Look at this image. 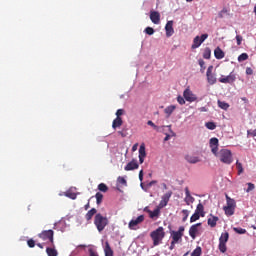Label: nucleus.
<instances>
[{
    "label": "nucleus",
    "mask_w": 256,
    "mask_h": 256,
    "mask_svg": "<svg viewBox=\"0 0 256 256\" xmlns=\"http://www.w3.org/2000/svg\"><path fill=\"white\" fill-rule=\"evenodd\" d=\"M214 155L218 157L221 163H225V165H231L233 163V154L230 150L222 149Z\"/></svg>",
    "instance_id": "obj_1"
},
{
    "label": "nucleus",
    "mask_w": 256,
    "mask_h": 256,
    "mask_svg": "<svg viewBox=\"0 0 256 256\" xmlns=\"http://www.w3.org/2000/svg\"><path fill=\"white\" fill-rule=\"evenodd\" d=\"M150 237L153 241V246L157 247L165 239V229L162 226L158 227L156 230L150 233Z\"/></svg>",
    "instance_id": "obj_2"
},
{
    "label": "nucleus",
    "mask_w": 256,
    "mask_h": 256,
    "mask_svg": "<svg viewBox=\"0 0 256 256\" xmlns=\"http://www.w3.org/2000/svg\"><path fill=\"white\" fill-rule=\"evenodd\" d=\"M38 237L45 243H51V246L55 247V232L53 230H43L38 234Z\"/></svg>",
    "instance_id": "obj_3"
},
{
    "label": "nucleus",
    "mask_w": 256,
    "mask_h": 256,
    "mask_svg": "<svg viewBox=\"0 0 256 256\" xmlns=\"http://www.w3.org/2000/svg\"><path fill=\"white\" fill-rule=\"evenodd\" d=\"M94 225H96V228L98 229L99 233H101V231H103L105 227L109 225V219L101 215V213H98L95 215Z\"/></svg>",
    "instance_id": "obj_4"
},
{
    "label": "nucleus",
    "mask_w": 256,
    "mask_h": 256,
    "mask_svg": "<svg viewBox=\"0 0 256 256\" xmlns=\"http://www.w3.org/2000/svg\"><path fill=\"white\" fill-rule=\"evenodd\" d=\"M183 233H185V227L184 226H180L178 231L172 230L170 232L172 241L179 243V241H182L183 239Z\"/></svg>",
    "instance_id": "obj_5"
},
{
    "label": "nucleus",
    "mask_w": 256,
    "mask_h": 256,
    "mask_svg": "<svg viewBox=\"0 0 256 256\" xmlns=\"http://www.w3.org/2000/svg\"><path fill=\"white\" fill-rule=\"evenodd\" d=\"M143 221H145V216L140 215L137 218L132 219L129 222L128 227L131 231H137V225H141V223H143Z\"/></svg>",
    "instance_id": "obj_6"
},
{
    "label": "nucleus",
    "mask_w": 256,
    "mask_h": 256,
    "mask_svg": "<svg viewBox=\"0 0 256 256\" xmlns=\"http://www.w3.org/2000/svg\"><path fill=\"white\" fill-rule=\"evenodd\" d=\"M209 37V34H202L201 37L196 36L193 40V44L191 46L192 49H198L201 47V44Z\"/></svg>",
    "instance_id": "obj_7"
},
{
    "label": "nucleus",
    "mask_w": 256,
    "mask_h": 256,
    "mask_svg": "<svg viewBox=\"0 0 256 256\" xmlns=\"http://www.w3.org/2000/svg\"><path fill=\"white\" fill-rule=\"evenodd\" d=\"M206 77L209 85H215V83H217V77H215V74H213V66L208 67Z\"/></svg>",
    "instance_id": "obj_8"
},
{
    "label": "nucleus",
    "mask_w": 256,
    "mask_h": 256,
    "mask_svg": "<svg viewBox=\"0 0 256 256\" xmlns=\"http://www.w3.org/2000/svg\"><path fill=\"white\" fill-rule=\"evenodd\" d=\"M235 74H233V72H231L228 76H222L219 78V83H229L231 85V83H235Z\"/></svg>",
    "instance_id": "obj_9"
},
{
    "label": "nucleus",
    "mask_w": 256,
    "mask_h": 256,
    "mask_svg": "<svg viewBox=\"0 0 256 256\" xmlns=\"http://www.w3.org/2000/svg\"><path fill=\"white\" fill-rule=\"evenodd\" d=\"M199 227H201V223L194 224L189 229V235L191 239H197V235H199Z\"/></svg>",
    "instance_id": "obj_10"
},
{
    "label": "nucleus",
    "mask_w": 256,
    "mask_h": 256,
    "mask_svg": "<svg viewBox=\"0 0 256 256\" xmlns=\"http://www.w3.org/2000/svg\"><path fill=\"white\" fill-rule=\"evenodd\" d=\"M150 21L154 23V25H159L161 23V14L157 11H150Z\"/></svg>",
    "instance_id": "obj_11"
},
{
    "label": "nucleus",
    "mask_w": 256,
    "mask_h": 256,
    "mask_svg": "<svg viewBox=\"0 0 256 256\" xmlns=\"http://www.w3.org/2000/svg\"><path fill=\"white\" fill-rule=\"evenodd\" d=\"M210 147H211V152L213 153V155H217V152L219 151V139L211 138L210 139Z\"/></svg>",
    "instance_id": "obj_12"
},
{
    "label": "nucleus",
    "mask_w": 256,
    "mask_h": 256,
    "mask_svg": "<svg viewBox=\"0 0 256 256\" xmlns=\"http://www.w3.org/2000/svg\"><path fill=\"white\" fill-rule=\"evenodd\" d=\"M184 99L186 101H189L190 103H193V101L197 100V97H195V95H193V92H191V90L186 89L183 93Z\"/></svg>",
    "instance_id": "obj_13"
},
{
    "label": "nucleus",
    "mask_w": 256,
    "mask_h": 256,
    "mask_svg": "<svg viewBox=\"0 0 256 256\" xmlns=\"http://www.w3.org/2000/svg\"><path fill=\"white\" fill-rule=\"evenodd\" d=\"M124 169L126 171H135V169H139V163H137L136 159H133L124 167Z\"/></svg>",
    "instance_id": "obj_14"
},
{
    "label": "nucleus",
    "mask_w": 256,
    "mask_h": 256,
    "mask_svg": "<svg viewBox=\"0 0 256 256\" xmlns=\"http://www.w3.org/2000/svg\"><path fill=\"white\" fill-rule=\"evenodd\" d=\"M166 37H172L175 30L173 29V21H168L165 26Z\"/></svg>",
    "instance_id": "obj_15"
},
{
    "label": "nucleus",
    "mask_w": 256,
    "mask_h": 256,
    "mask_svg": "<svg viewBox=\"0 0 256 256\" xmlns=\"http://www.w3.org/2000/svg\"><path fill=\"white\" fill-rule=\"evenodd\" d=\"M185 203L186 205H189L190 203H194L195 202V198L193 196H191V192L189 191V187L185 188Z\"/></svg>",
    "instance_id": "obj_16"
},
{
    "label": "nucleus",
    "mask_w": 256,
    "mask_h": 256,
    "mask_svg": "<svg viewBox=\"0 0 256 256\" xmlns=\"http://www.w3.org/2000/svg\"><path fill=\"white\" fill-rule=\"evenodd\" d=\"M217 221H219V217L217 216H213L212 214H210V217L208 218V225L209 227H217Z\"/></svg>",
    "instance_id": "obj_17"
},
{
    "label": "nucleus",
    "mask_w": 256,
    "mask_h": 256,
    "mask_svg": "<svg viewBox=\"0 0 256 256\" xmlns=\"http://www.w3.org/2000/svg\"><path fill=\"white\" fill-rule=\"evenodd\" d=\"M123 125V118L121 117H116L113 122H112V128L117 129Z\"/></svg>",
    "instance_id": "obj_18"
},
{
    "label": "nucleus",
    "mask_w": 256,
    "mask_h": 256,
    "mask_svg": "<svg viewBox=\"0 0 256 256\" xmlns=\"http://www.w3.org/2000/svg\"><path fill=\"white\" fill-rule=\"evenodd\" d=\"M185 159L188 163H191V164L199 163V161H201V159H199V157L191 156V155H186Z\"/></svg>",
    "instance_id": "obj_19"
},
{
    "label": "nucleus",
    "mask_w": 256,
    "mask_h": 256,
    "mask_svg": "<svg viewBox=\"0 0 256 256\" xmlns=\"http://www.w3.org/2000/svg\"><path fill=\"white\" fill-rule=\"evenodd\" d=\"M176 109V105H170L164 109V113L167 114V117H171V115H173V111H175Z\"/></svg>",
    "instance_id": "obj_20"
},
{
    "label": "nucleus",
    "mask_w": 256,
    "mask_h": 256,
    "mask_svg": "<svg viewBox=\"0 0 256 256\" xmlns=\"http://www.w3.org/2000/svg\"><path fill=\"white\" fill-rule=\"evenodd\" d=\"M214 56L216 59H223L225 57V52H223L221 48L217 47L214 50Z\"/></svg>",
    "instance_id": "obj_21"
},
{
    "label": "nucleus",
    "mask_w": 256,
    "mask_h": 256,
    "mask_svg": "<svg viewBox=\"0 0 256 256\" xmlns=\"http://www.w3.org/2000/svg\"><path fill=\"white\" fill-rule=\"evenodd\" d=\"M223 210L225 212V215H227L228 217H231V215H235V208L231 206H224Z\"/></svg>",
    "instance_id": "obj_22"
},
{
    "label": "nucleus",
    "mask_w": 256,
    "mask_h": 256,
    "mask_svg": "<svg viewBox=\"0 0 256 256\" xmlns=\"http://www.w3.org/2000/svg\"><path fill=\"white\" fill-rule=\"evenodd\" d=\"M104 253L105 256H113V249H111L109 242H105Z\"/></svg>",
    "instance_id": "obj_23"
},
{
    "label": "nucleus",
    "mask_w": 256,
    "mask_h": 256,
    "mask_svg": "<svg viewBox=\"0 0 256 256\" xmlns=\"http://www.w3.org/2000/svg\"><path fill=\"white\" fill-rule=\"evenodd\" d=\"M195 213L202 217H205V207L201 203H199L196 207Z\"/></svg>",
    "instance_id": "obj_24"
},
{
    "label": "nucleus",
    "mask_w": 256,
    "mask_h": 256,
    "mask_svg": "<svg viewBox=\"0 0 256 256\" xmlns=\"http://www.w3.org/2000/svg\"><path fill=\"white\" fill-rule=\"evenodd\" d=\"M97 213V209L92 208L91 210H89L86 215H85V219L86 221H91L93 219V216Z\"/></svg>",
    "instance_id": "obj_25"
},
{
    "label": "nucleus",
    "mask_w": 256,
    "mask_h": 256,
    "mask_svg": "<svg viewBox=\"0 0 256 256\" xmlns=\"http://www.w3.org/2000/svg\"><path fill=\"white\" fill-rule=\"evenodd\" d=\"M226 201H227V206L226 207H232L235 209V207H237V203L235 202V200L231 197H229L228 195H226Z\"/></svg>",
    "instance_id": "obj_26"
},
{
    "label": "nucleus",
    "mask_w": 256,
    "mask_h": 256,
    "mask_svg": "<svg viewBox=\"0 0 256 256\" xmlns=\"http://www.w3.org/2000/svg\"><path fill=\"white\" fill-rule=\"evenodd\" d=\"M160 214H161V210L159 208H156L154 211L150 212L149 217L150 219H157Z\"/></svg>",
    "instance_id": "obj_27"
},
{
    "label": "nucleus",
    "mask_w": 256,
    "mask_h": 256,
    "mask_svg": "<svg viewBox=\"0 0 256 256\" xmlns=\"http://www.w3.org/2000/svg\"><path fill=\"white\" fill-rule=\"evenodd\" d=\"M219 251L220 253H227V244L223 240L219 241Z\"/></svg>",
    "instance_id": "obj_28"
},
{
    "label": "nucleus",
    "mask_w": 256,
    "mask_h": 256,
    "mask_svg": "<svg viewBox=\"0 0 256 256\" xmlns=\"http://www.w3.org/2000/svg\"><path fill=\"white\" fill-rule=\"evenodd\" d=\"M46 253H47L48 256H58L59 255L57 250L54 249V248H51V247L46 248Z\"/></svg>",
    "instance_id": "obj_29"
},
{
    "label": "nucleus",
    "mask_w": 256,
    "mask_h": 256,
    "mask_svg": "<svg viewBox=\"0 0 256 256\" xmlns=\"http://www.w3.org/2000/svg\"><path fill=\"white\" fill-rule=\"evenodd\" d=\"M219 241H222L223 243L227 244V241H229V232H224L221 234Z\"/></svg>",
    "instance_id": "obj_30"
},
{
    "label": "nucleus",
    "mask_w": 256,
    "mask_h": 256,
    "mask_svg": "<svg viewBox=\"0 0 256 256\" xmlns=\"http://www.w3.org/2000/svg\"><path fill=\"white\" fill-rule=\"evenodd\" d=\"M218 107L224 111H227V109H229V103L218 100Z\"/></svg>",
    "instance_id": "obj_31"
},
{
    "label": "nucleus",
    "mask_w": 256,
    "mask_h": 256,
    "mask_svg": "<svg viewBox=\"0 0 256 256\" xmlns=\"http://www.w3.org/2000/svg\"><path fill=\"white\" fill-rule=\"evenodd\" d=\"M98 189L102 192V193H107L109 191V187L107 186V184L105 183H100L98 185Z\"/></svg>",
    "instance_id": "obj_32"
},
{
    "label": "nucleus",
    "mask_w": 256,
    "mask_h": 256,
    "mask_svg": "<svg viewBox=\"0 0 256 256\" xmlns=\"http://www.w3.org/2000/svg\"><path fill=\"white\" fill-rule=\"evenodd\" d=\"M65 197H68L69 199L75 200L77 199V193L67 191L64 193Z\"/></svg>",
    "instance_id": "obj_33"
},
{
    "label": "nucleus",
    "mask_w": 256,
    "mask_h": 256,
    "mask_svg": "<svg viewBox=\"0 0 256 256\" xmlns=\"http://www.w3.org/2000/svg\"><path fill=\"white\" fill-rule=\"evenodd\" d=\"M203 253L201 246H197L195 250L191 253V256H201Z\"/></svg>",
    "instance_id": "obj_34"
},
{
    "label": "nucleus",
    "mask_w": 256,
    "mask_h": 256,
    "mask_svg": "<svg viewBox=\"0 0 256 256\" xmlns=\"http://www.w3.org/2000/svg\"><path fill=\"white\" fill-rule=\"evenodd\" d=\"M236 169L238 171V175L243 174V164H241V162H239V160L236 161Z\"/></svg>",
    "instance_id": "obj_35"
},
{
    "label": "nucleus",
    "mask_w": 256,
    "mask_h": 256,
    "mask_svg": "<svg viewBox=\"0 0 256 256\" xmlns=\"http://www.w3.org/2000/svg\"><path fill=\"white\" fill-rule=\"evenodd\" d=\"M139 157H147V152L145 151V144H142L139 148Z\"/></svg>",
    "instance_id": "obj_36"
},
{
    "label": "nucleus",
    "mask_w": 256,
    "mask_h": 256,
    "mask_svg": "<svg viewBox=\"0 0 256 256\" xmlns=\"http://www.w3.org/2000/svg\"><path fill=\"white\" fill-rule=\"evenodd\" d=\"M205 126L207 129H210V131H215V129H217V125L214 122H207Z\"/></svg>",
    "instance_id": "obj_37"
},
{
    "label": "nucleus",
    "mask_w": 256,
    "mask_h": 256,
    "mask_svg": "<svg viewBox=\"0 0 256 256\" xmlns=\"http://www.w3.org/2000/svg\"><path fill=\"white\" fill-rule=\"evenodd\" d=\"M95 197H96L97 205H101V203H103V194L98 192V193H96Z\"/></svg>",
    "instance_id": "obj_38"
},
{
    "label": "nucleus",
    "mask_w": 256,
    "mask_h": 256,
    "mask_svg": "<svg viewBox=\"0 0 256 256\" xmlns=\"http://www.w3.org/2000/svg\"><path fill=\"white\" fill-rule=\"evenodd\" d=\"M200 217V214L194 212V214L190 217V223H195V221H199Z\"/></svg>",
    "instance_id": "obj_39"
},
{
    "label": "nucleus",
    "mask_w": 256,
    "mask_h": 256,
    "mask_svg": "<svg viewBox=\"0 0 256 256\" xmlns=\"http://www.w3.org/2000/svg\"><path fill=\"white\" fill-rule=\"evenodd\" d=\"M233 231H235V233H238V235H245V233H247V230H246V229L237 228V227H234V228H233Z\"/></svg>",
    "instance_id": "obj_40"
},
{
    "label": "nucleus",
    "mask_w": 256,
    "mask_h": 256,
    "mask_svg": "<svg viewBox=\"0 0 256 256\" xmlns=\"http://www.w3.org/2000/svg\"><path fill=\"white\" fill-rule=\"evenodd\" d=\"M249 59V55L247 53H242L241 55L238 56V61H247Z\"/></svg>",
    "instance_id": "obj_41"
},
{
    "label": "nucleus",
    "mask_w": 256,
    "mask_h": 256,
    "mask_svg": "<svg viewBox=\"0 0 256 256\" xmlns=\"http://www.w3.org/2000/svg\"><path fill=\"white\" fill-rule=\"evenodd\" d=\"M183 218L182 221L185 223L187 221V218L189 217V210H182Z\"/></svg>",
    "instance_id": "obj_42"
},
{
    "label": "nucleus",
    "mask_w": 256,
    "mask_h": 256,
    "mask_svg": "<svg viewBox=\"0 0 256 256\" xmlns=\"http://www.w3.org/2000/svg\"><path fill=\"white\" fill-rule=\"evenodd\" d=\"M144 32L146 33V35H153V33H155V29L151 27H146Z\"/></svg>",
    "instance_id": "obj_43"
},
{
    "label": "nucleus",
    "mask_w": 256,
    "mask_h": 256,
    "mask_svg": "<svg viewBox=\"0 0 256 256\" xmlns=\"http://www.w3.org/2000/svg\"><path fill=\"white\" fill-rule=\"evenodd\" d=\"M247 137H256V129L247 130Z\"/></svg>",
    "instance_id": "obj_44"
},
{
    "label": "nucleus",
    "mask_w": 256,
    "mask_h": 256,
    "mask_svg": "<svg viewBox=\"0 0 256 256\" xmlns=\"http://www.w3.org/2000/svg\"><path fill=\"white\" fill-rule=\"evenodd\" d=\"M172 193L168 192L163 196V200L165 201V203L167 204L169 199L171 198Z\"/></svg>",
    "instance_id": "obj_45"
},
{
    "label": "nucleus",
    "mask_w": 256,
    "mask_h": 256,
    "mask_svg": "<svg viewBox=\"0 0 256 256\" xmlns=\"http://www.w3.org/2000/svg\"><path fill=\"white\" fill-rule=\"evenodd\" d=\"M27 245H28V247H30V249H33V247H35V240L29 239L27 241Z\"/></svg>",
    "instance_id": "obj_46"
},
{
    "label": "nucleus",
    "mask_w": 256,
    "mask_h": 256,
    "mask_svg": "<svg viewBox=\"0 0 256 256\" xmlns=\"http://www.w3.org/2000/svg\"><path fill=\"white\" fill-rule=\"evenodd\" d=\"M204 59H210L211 57V50L207 49L203 55Z\"/></svg>",
    "instance_id": "obj_47"
},
{
    "label": "nucleus",
    "mask_w": 256,
    "mask_h": 256,
    "mask_svg": "<svg viewBox=\"0 0 256 256\" xmlns=\"http://www.w3.org/2000/svg\"><path fill=\"white\" fill-rule=\"evenodd\" d=\"M253 189H255V184L253 183H248V188L246 190L247 193L253 191Z\"/></svg>",
    "instance_id": "obj_48"
},
{
    "label": "nucleus",
    "mask_w": 256,
    "mask_h": 256,
    "mask_svg": "<svg viewBox=\"0 0 256 256\" xmlns=\"http://www.w3.org/2000/svg\"><path fill=\"white\" fill-rule=\"evenodd\" d=\"M118 183H120V185H127V180L123 177H118Z\"/></svg>",
    "instance_id": "obj_49"
},
{
    "label": "nucleus",
    "mask_w": 256,
    "mask_h": 256,
    "mask_svg": "<svg viewBox=\"0 0 256 256\" xmlns=\"http://www.w3.org/2000/svg\"><path fill=\"white\" fill-rule=\"evenodd\" d=\"M177 101L180 105H185V98L182 96L177 97Z\"/></svg>",
    "instance_id": "obj_50"
},
{
    "label": "nucleus",
    "mask_w": 256,
    "mask_h": 256,
    "mask_svg": "<svg viewBox=\"0 0 256 256\" xmlns=\"http://www.w3.org/2000/svg\"><path fill=\"white\" fill-rule=\"evenodd\" d=\"M123 113H125V110H123V109H118V110L116 111V117H121V115H123Z\"/></svg>",
    "instance_id": "obj_51"
},
{
    "label": "nucleus",
    "mask_w": 256,
    "mask_h": 256,
    "mask_svg": "<svg viewBox=\"0 0 256 256\" xmlns=\"http://www.w3.org/2000/svg\"><path fill=\"white\" fill-rule=\"evenodd\" d=\"M237 45H241V42L243 41V37L241 35L236 36Z\"/></svg>",
    "instance_id": "obj_52"
},
{
    "label": "nucleus",
    "mask_w": 256,
    "mask_h": 256,
    "mask_svg": "<svg viewBox=\"0 0 256 256\" xmlns=\"http://www.w3.org/2000/svg\"><path fill=\"white\" fill-rule=\"evenodd\" d=\"M147 125H149L150 127H153V129H158L157 125H155V123H153V121L151 120L147 122Z\"/></svg>",
    "instance_id": "obj_53"
},
{
    "label": "nucleus",
    "mask_w": 256,
    "mask_h": 256,
    "mask_svg": "<svg viewBox=\"0 0 256 256\" xmlns=\"http://www.w3.org/2000/svg\"><path fill=\"white\" fill-rule=\"evenodd\" d=\"M246 75H253V68L247 67L246 68Z\"/></svg>",
    "instance_id": "obj_54"
},
{
    "label": "nucleus",
    "mask_w": 256,
    "mask_h": 256,
    "mask_svg": "<svg viewBox=\"0 0 256 256\" xmlns=\"http://www.w3.org/2000/svg\"><path fill=\"white\" fill-rule=\"evenodd\" d=\"M176 243H178V242H175V241H171V244H170V247H169V249H170V251H173V249H175V244Z\"/></svg>",
    "instance_id": "obj_55"
},
{
    "label": "nucleus",
    "mask_w": 256,
    "mask_h": 256,
    "mask_svg": "<svg viewBox=\"0 0 256 256\" xmlns=\"http://www.w3.org/2000/svg\"><path fill=\"white\" fill-rule=\"evenodd\" d=\"M153 185H157V180H152L147 184V187H153Z\"/></svg>",
    "instance_id": "obj_56"
},
{
    "label": "nucleus",
    "mask_w": 256,
    "mask_h": 256,
    "mask_svg": "<svg viewBox=\"0 0 256 256\" xmlns=\"http://www.w3.org/2000/svg\"><path fill=\"white\" fill-rule=\"evenodd\" d=\"M144 212H145V213H148L149 215L151 214V210L149 209V206H146V207L144 208Z\"/></svg>",
    "instance_id": "obj_57"
},
{
    "label": "nucleus",
    "mask_w": 256,
    "mask_h": 256,
    "mask_svg": "<svg viewBox=\"0 0 256 256\" xmlns=\"http://www.w3.org/2000/svg\"><path fill=\"white\" fill-rule=\"evenodd\" d=\"M145 161V156H139V162L140 164H143Z\"/></svg>",
    "instance_id": "obj_58"
},
{
    "label": "nucleus",
    "mask_w": 256,
    "mask_h": 256,
    "mask_svg": "<svg viewBox=\"0 0 256 256\" xmlns=\"http://www.w3.org/2000/svg\"><path fill=\"white\" fill-rule=\"evenodd\" d=\"M139 180L143 181V170H140L139 172Z\"/></svg>",
    "instance_id": "obj_59"
},
{
    "label": "nucleus",
    "mask_w": 256,
    "mask_h": 256,
    "mask_svg": "<svg viewBox=\"0 0 256 256\" xmlns=\"http://www.w3.org/2000/svg\"><path fill=\"white\" fill-rule=\"evenodd\" d=\"M169 139H171V135L166 134V136H165V138H164V141H169Z\"/></svg>",
    "instance_id": "obj_60"
},
{
    "label": "nucleus",
    "mask_w": 256,
    "mask_h": 256,
    "mask_svg": "<svg viewBox=\"0 0 256 256\" xmlns=\"http://www.w3.org/2000/svg\"><path fill=\"white\" fill-rule=\"evenodd\" d=\"M137 146H138V144H134L132 147V151H137Z\"/></svg>",
    "instance_id": "obj_61"
},
{
    "label": "nucleus",
    "mask_w": 256,
    "mask_h": 256,
    "mask_svg": "<svg viewBox=\"0 0 256 256\" xmlns=\"http://www.w3.org/2000/svg\"><path fill=\"white\" fill-rule=\"evenodd\" d=\"M89 207H90V204H89V202L84 206V209H85V211H87L88 209H89Z\"/></svg>",
    "instance_id": "obj_62"
},
{
    "label": "nucleus",
    "mask_w": 256,
    "mask_h": 256,
    "mask_svg": "<svg viewBox=\"0 0 256 256\" xmlns=\"http://www.w3.org/2000/svg\"><path fill=\"white\" fill-rule=\"evenodd\" d=\"M118 134L121 135V137H125V134L123 133V131H118Z\"/></svg>",
    "instance_id": "obj_63"
},
{
    "label": "nucleus",
    "mask_w": 256,
    "mask_h": 256,
    "mask_svg": "<svg viewBox=\"0 0 256 256\" xmlns=\"http://www.w3.org/2000/svg\"><path fill=\"white\" fill-rule=\"evenodd\" d=\"M37 247H39L40 249H43V244L38 243V244H37Z\"/></svg>",
    "instance_id": "obj_64"
}]
</instances>
